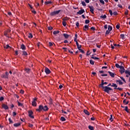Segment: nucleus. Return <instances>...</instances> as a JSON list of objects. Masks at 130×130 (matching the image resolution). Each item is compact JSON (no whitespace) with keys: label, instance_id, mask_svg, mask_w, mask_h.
Instances as JSON below:
<instances>
[{"label":"nucleus","instance_id":"1","mask_svg":"<svg viewBox=\"0 0 130 130\" xmlns=\"http://www.w3.org/2000/svg\"><path fill=\"white\" fill-rule=\"evenodd\" d=\"M99 87L100 88L101 87L102 89H103V91L106 92V93H107V94H109L110 93V91H112V90H113L111 88V87L104 86V82H101V84L99 86Z\"/></svg>","mask_w":130,"mask_h":130},{"label":"nucleus","instance_id":"2","mask_svg":"<svg viewBox=\"0 0 130 130\" xmlns=\"http://www.w3.org/2000/svg\"><path fill=\"white\" fill-rule=\"evenodd\" d=\"M61 10H58V11H55L53 12H51L50 14L51 16H55V15H58L59 13H60Z\"/></svg>","mask_w":130,"mask_h":130},{"label":"nucleus","instance_id":"3","mask_svg":"<svg viewBox=\"0 0 130 130\" xmlns=\"http://www.w3.org/2000/svg\"><path fill=\"white\" fill-rule=\"evenodd\" d=\"M28 113L29 117L32 119L34 118V116L32 115L33 114V111L32 110L28 111Z\"/></svg>","mask_w":130,"mask_h":130},{"label":"nucleus","instance_id":"4","mask_svg":"<svg viewBox=\"0 0 130 130\" xmlns=\"http://www.w3.org/2000/svg\"><path fill=\"white\" fill-rule=\"evenodd\" d=\"M125 72V69H124V67L122 66H120V74H122L123 73Z\"/></svg>","mask_w":130,"mask_h":130},{"label":"nucleus","instance_id":"5","mask_svg":"<svg viewBox=\"0 0 130 130\" xmlns=\"http://www.w3.org/2000/svg\"><path fill=\"white\" fill-rule=\"evenodd\" d=\"M43 110V106L42 105H40L39 106V108L38 109H36V111H38V112H41V111H42V110Z\"/></svg>","mask_w":130,"mask_h":130},{"label":"nucleus","instance_id":"6","mask_svg":"<svg viewBox=\"0 0 130 130\" xmlns=\"http://www.w3.org/2000/svg\"><path fill=\"white\" fill-rule=\"evenodd\" d=\"M85 13V10L83 9V8H81L80 10H79L78 12H77V15H82V14H84Z\"/></svg>","mask_w":130,"mask_h":130},{"label":"nucleus","instance_id":"7","mask_svg":"<svg viewBox=\"0 0 130 130\" xmlns=\"http://www.w3.org/2000/svg\"><path fill=\"white\" fill-rule=\"evenodd\" d=\"M88 8L90 9V12H91V14L94 15V7L93 6H89Z\"/></svg>","mask_w":130,"mask_h":130},{"label":"nucleus","instance_id":"8","mask_svg":"<svg viewBox=\"0 0 130 130\" xmlns=\"http://www.w3.org/2000/svg\"><path fill=\"white\" fill-rule=\"evenodd\" d=\"M2 108H4V109H5V110H8V109H9V107L8 106V105L5 104H3L2 105Z\"/></svg>","mask_w":130,"mask_h":130},{"label":"nucleus","instance_id":"9","mask_svg":"<svg viewBox=\"0 0 130 130\" xmlns=\"http://www.w3.org/2000/svg\"><path fill=\"white\" fill-rule=\"evenodd\" d=\"M45 72L46 73V74L47 75H49V74H50V73H51V71H50V70H49V69L46 68L45 69Z\"/></svg>","mask_w":130,"mask_h":130},{"label":"nucleus","instance_id":"10","mask_svg":"<svg viewBox=\"0 0 130 130\" xmlns=\"http://www.w3.org/2000/svg\"><path fill=\"white\" fill-rule=\"evenodd\" d=\"M116 83H117V84L118 83L119 85H123V82H122L120 79L116 80Z\"/></svg>","mask_w":130,"mask_h":130},{"label":"nucleus","instance_id":"11","mask_svg":"<svg viewBox=\"0 0 130 130\" xmlns=\"http://www.w3.org/2000/svg\"><path fill=\"white\" fill-rule=\"evenodd\" d=\"M108 73L109 74L110 77H111L112 78H114V77H115V74H114V73L110 71H108Z\"/></svg>","mask_w":130,"mask_h":130},{"label":"nucleus","instance_id":"12","mask_svg":"<svg viewBox=\"0 0 130 130\" xmlns=\"http://www.w3.org/2000/svg\"><path fill=\"white\" fill-rule=\"evenodd\" d=\"M83 29L84 31H87V30H89V25H85Z\"/></svg>","mask_w":130,"mask_h":130},{"label":"nucleus","instance_id":"13","mask_svg":"<svg viewBox=\"0 0 130 130\" xmlns=\"http://www.w3.org/2000/svg\"><path fill=\"white\" fill-rule=\"evenodd\" d=\"M3 78H5V79L9 78V73L8 72H6V75L4 76Z\"/></svg>","mask_w":130,"mask_h":130},{"label":"nucleus","instance_id":"14","mask_svg":"<svg viewBox=\"0 0 130 130\" xmlns=\"http://www.w3.org/2000/svg\"><path fill=\"white\" fill-rule=\"evenodd\" d=\"M25 71L26 72V73H27V74H30V72H31V70H30V69L29 68H26L25 69Z\"/></svg>","mask_w":130,"mask_h":130},{"label":"nucleus","instance_id":"15","mask_svg":"<svg viewBox=\"0 0 130 130\" xmlns=\"http://www.w3.org/2000/svg\"><path fill=\"white\" fill-rule=\"evenodd\" d=\"M83 112H84L86 115H90V112L87 110H84Z\"/></svg>","mask_w":130,"mask_h":130},{"label":"nucleus","instance_id":"16","mask_svg":"<svg viewBox=\"0 0 130 130\" xmlns=\"http://www.w3.org/2000/svg\"><path fill=\"white\" fill-rule=\"evenodd\" d=\"M20 125H21L20 123H16L14 124V126H15V127H18V126H20Z\"/></svg>","mask_w":130,"mask_h":130},{"label":"nucleus","instance_id":"17","mask_svg":"<svg viewBox=\"0 0 130 130\" xmlns=\"http://www.w3.org/2000/svg\"><path fill=\"white\" fill-rule=\"evenodd\" d=\"M44 111H47V110H48V107H47V106H45L44 107H43V110Z\"/></svg>","mask_w":130,"mask_h":130},{"label":"nucleus","instance_id":"18","mask_svg":"<svg viewBox=\"0 0 130 130\" xmlns=\"http://www.w3.org/2000/svg\"><path fill=\"white\" fill-rule=\"evenodd\" d=\"M21 49H22V50H26V47L25 46V45L22 44L21 46Z\"/></svg>","mask_w":130,"mask_h":130},{"label":"nucleus","instance_id":"19","mask_svg":"<svg viewBox=\"0 0 130 130\" xmlns=\"http://www.w3.org/2000/svg\"><path fill=\"white\" fill-rule=\"evenodd\" d=\"M63 35L64 38H66V39H68L69 37H70V35H68V34H63Z\"/></svg>","mask_w":130,"mask_h":130},{"label":"nucleus","instance_id":"20","mask_svg":"<svg viewBox=\"0 0 130 130\" xmlns=\"http://www.w3.org/2000/svg\"><path fill=\"white\" fill-rule=\"evenodd\" d=\"M31 105H32V106H35V107H36V106H37V103H36V102H31Z\"/></svg>","mask_w":130,"mask_h":130},{"label":"nucleus","instance_id":"21","mask_svg":"<svg viewBox=\"0 0 130 130\" xmlns=\"http://www.w3.org/2000/svg\"><path fill=\"white\" fill-rule=\"evenodd\" d=\"M76 45L77 46L78 49H80V48H81L82 47V45H79V43L78 42H77Z\"/></svg>","mask_w":130,"mask_h":130},{"label":"nucleus","instance_id":"22","mask_svg":"<svg viewBox=\"0 0 130 130\" xmlns=\"http://www.w3.org/2000/svg\"><path fill=\"white\" fill-rule=\"evenodd\" d=\"M58 33H59V30H56L53 32L54 35H56V34H58Z\"/></svg>","mask_w":130,"mask_h":130},{"label":"nucleus","instance_id":"23","mask_svg":"<svg viewBox=\"0 0 130 130\" xmlns=\"http://www.w3.org/2000/svg\"><path fill=\"white\" fill-rule=\"evenodd\" d=\"M124 110L127 112V113H129V111H128V108H127V106L125 107Z\"/></svg>","mask_w":130,"mask_h":130},{"label":"nucleus","instance_id":"24","mask_svg":"<svg viewBox=\"0 0 130 130\" xmlns=\"http://www.w3.org/2000/svg\"><path fill=\"white\" fill-rule=\"evenodd\" d=\"M100 18H101L102 19H106V18H107V16H106V15H102V16H101Z\"/></svg>","mask_w":130,"mask_h":130},{"label":"nucleus","instance_id":"25","mask_svg":"<svg viewBox=\"0 0 130 130\" xmlns=\"http://www.w3.org/2000/svg\"><path fill=\"white\" fill-rule=\"evenodd\" d=\"M88 128L90 130H94V127L91 126V125H89L88 126Z\"/></svg>","mask_w":130,"mask_h":130},{"label":"nucleus","instance_id":"26","mask_svg":"<svg viewBox=\"0 0 130 130\" xmlns=\"http://www.w3.org/2000/svg\"><path fill=\"white\" fill-rule=\"evenodd\" d=\"M22 52H23L22 55H24V56L28 55V53H27V52L25 51H23Z\"/></svg>","mask_w":130,"mask_h":130},{"label":"nucleus","instance_id":"27","mask_svg":"<svg viewBox=\"0 0 130 130\" xmlns=\"http://www.w3.org/2000/svg\"><path fill=\"white\" fill-rule=\"evenodd\" d=\"M28 38L32 39V38H33V35H32V34L29 33L28 36Z\"/></svg>","mask_w":130,"mask_h":130},{"label":"nucleus","instance_id":"28","mask_svg":"<svg viewBox=\"0 0 130 130\" xmlns=\"http://www.w3.org/2000/svg\"><path fill=\"white\" fill-rule=\"evenodd\" d=\"M108 30L111 31L112 30V26H111V25H108Z\"/></svg>","mask_w":130,"mask_h":130},{"label":"nucleus","instance_id":"29","mask_svg":"<svg viewBox=\"0 0 130 130\" xmlns=\"http://www.w3.org/2000/svg\"><path fill=\"white\" fill-rule=\"evenodd\" d=\"M60 120L61 121H66V118H64V117H61Z\"/></svg>","mask_w":130,"mask_h":130},{"label":"nucleus","instance_id":"30","mask_svg":"<svg viewBox=\"0 0 130 130\" xmlns=\"http://www.w3.org/2000/svg\"><path fill=\"white\" fill-rule=\"evenodd\" d=\"M49 4H52L51 1H47L45 2V5H48Z\"/></svg>","mask_w":130,"mask_h":130},{"label":"nucleus","instance_id":"31","mask_svg":"<svg viewBox=\"0 0 130 130\" xmlns=\"http://www.w3.org/2000/svg\"><path fill=\"white\" fill-rule=\"evenodd\" d=\"M115 67L117 69H120V66H119V64L118 63H116L115 64Z\"/></svg>","mask_w":130,"mask_h":130},{"label":"nucleus","instance_id":"32","mask_svg":"<svg viewBox=\"0 0 130 130\" xmlns=\"http://www.w3.org/2000/svg\"><path fill=\"white\" fill-rule=\"evenodd\" d=\"M17 103H18V106H21V107L23 106V104L20 103V102L17 101Z\"/></svg>","mask_w":130,"mask_h":130},{"label":"nucleus","instance_id":"33","mask_svg":"<svg viewBox=\"0 0 130 130\" xmlns=\"http://www.w3.org/2000/svg\"><path fill=\"white\" fill-rule=\"evenodd\" d=\"M109 13H110V14L111 16H113V13H112V10H109Z\"/></svg>","mask_w":130,"mask_h":130},{"label":"nucleus","instance_id":"34","mask_svg":"<svg viewBox=\"0 0 130 130\" xmlns=\"http://www.w3.org/2000/svg\"><path fill=\"white\" fill-rule=\"evenodd\" d=\"M120 38H121V39H124V35H123V34H121L120 35Z\"/></svg>","mask_w":130,"mask_h":130},{"label":"nucleus","instance_id":"35","mask_svg":"<svg viewBox=\"0 0 130 130\" xmlns=\"http://www.w3.org/2000/svg\"><path fill=\"white\" fill-rule=\"evenodd\" d=\"M109 120H110L111 121H113V119L112 115H110V118L109 119Z\"/></svg>","mask_w":130,"mask_h":130},{"label":"nucleus","instance_id":"36","mask_svg":"<svg viewBox=\"0 0 130 130\" xmlns=\"http://www.w3.org/2000/svg\"><path fill=\"white\" fill-rule=\"evenodd\" d=\"M81 4L82 6H83V7H86V3H85V2L84 1L81 2Z\"/></svg>","mask_w":130,"mask_h":130},{"label":"nucleus","instance_id":"37","mask_svg":"<svg viewBox=\"0 0 130 130\" xmlns=\"http://www.w3.org/2000/svg\"><path fill=\"white\" fill-rule=\"evenodd\" d=\"M52 29H53V27H52L51 26L48 27V30H49V31H51V30H52Z\"/></svg>","mask_w":130,"mask_h":130},{"label":"nucleus","instance_id":"38","mask_svg":"<svg viewBox=\"0 0 130 130\" xmlns=\"http://www.w3.org/2000/svg\"><path fill=\"white\" fill-rule=\"evenodd\" d=\"M89 23H90V20L89 19L85 20V24H89Z\"/></svg>","mask_w":130,"mask_h":130},{"label":"nucleus","instance_id":"39","mask_svg":"<svg viewBox=\"0 0 130 130\" xmlns=\"http://www.w3.org/2000/svg\"><path fill=\"white\" fill-rule=\"evenodd\" d=\"M62 25L64 27H66L67 26V22L66 21H62Z\"/></svg>","mask_w":130,"mask_h":130},{"label":"nucleus","instance_id":"40","mask_svg":"<svg viewBox=\"0 0 130 130\" xmlns=\"http://www.w3.org/2000/svg\"><path fill=\"white\" fill-rule=\"evenodd\" d=\"M100 2L101 4H102L103 5H105V2H104V1L103 0H100Z\"/></svg>","mask_w":130,"mask_h":130},{"label":"nucleus","instance_id":"41","mask_svg":"<svg viewBox=\"0 0 130 130\" xmlns=\"http://www.w3.org/2000/svg\"><path fill=\"white\" fill-rule=\"evenodd\" d=\"M79 49V50L80 51V52H81V53H85V51H84V50H82V49H81V48H79V49Z\"/></svg>","mask_w":130,"mask_h":130},{"label":"nucleus","instance_id":"42","mask_svg":"<svg viewBox=\"0 0 130 130\" xmlns=\"http://www.w3.org/2000/svg\"><path fill=\"white\" fill-rule=\"evenodd\" d=\"M90 64H92L93 66V65H94V62L93 61V60H90Z\"/></svg>","mask_w":130,"mask_h":130},{"label":"nucleus","instance_id":"43","mask_svg":"<svg viewBox=\"0 0 130 130\" xmlns=\"http://www.w3.org/2000/svg\"><path fill=\"white\" fill-rule=\"evenodd\" d=\"M91 58H92L93 59H99V58L95 56H91Z\"/></svg>","mask_w":130,"mask_h":130},{"label":"nucleus","instance_id":"44","mask_svg":"<svg viewBox=\"0 0 130 130\" xmlns=\"http://www.w3.org/2000/svg\"><path fill=\"white\" fill-rule=\"evenodd\" d=\"M62 20H63V21L65 22V21H68V20H69V18L68 17H65L63 18Z\"/></svg>","mask_w":130,"mask_h":130},{"label":"nucleus","instance_id":"45","mask_svg":"<svg viewBox=\"0 0 130 130\" xmlns=\"http://www.w3.org/2000/svg\"><path fill=\"white\" fill-rule=\"evenodd\" d=\"M9 47H10V46L9 45H6V46L4 47V48L5 49H8V48H9Z\"/></svg>","mask_w":130,"mask_h":130},{"label":"nucleus","instance_id":"46","mask_svg":"<svg viewBox=\"0 0 130 130\" xmlns=\"http://www.w3.org/2000/svg\"><path fill=\"white\" fill-rule=\"evenodd\" d=\"M110 33V30H107L106 32V35H108Z\"/></svg>","mask_w":130,"mask_h":130},{"label":"nucleus","instance_id":"47","mask_svg":"<svg viewBox=\"0 0 130 130\" xmlns=\"http://www.w3.org/2000/svg\"><path fill=\"white\" fill-rule=\"evenodd\" d=\"M120 78L121 79H122L123 82H124V83H126L125 80L124 79V78H123V77H120Z\"/></svg>","mask_w":130,"mask_h":130},{"label":"nucleus","instance_id":"48","mask_svg":"<svg viewBox=\"0 0 130 130\" xmlns=\"http://www.w3.org/2000/svg\"><path fill=\"white\" fill-rule=\"evenodd\" d=\"M8 120L10 123H13V121L11 119V118H9Z\"/></svg>","mask_w":130,"mask_h":130},{"label":"nucleus","instance_id":"49","mask_svg":"<svg viewBox=\"0 0 130 130\" xmlns=\"http://www.w3.org/2000/svg\"><path fill=\"white\" fill-rule=\"evenodd\" d=\"M113 15H114V16H117V15H118L117 12H116V11L114 12L113 13Z\"/></svg>","mask_w":130,"mask_h":130},{"label":"nucleus","instance_id":"50","mask_svg":"<svg viewBox=\"0 0 130 130\" xmlns=\"http://www.w3.org/2000/svg\"><path fill=\"white\" fill-rule=\"evenodd\" d=\"M4 99H5V98H4V96H1L0 98V101H4Z\"/></svg>","mask_w":130,"mask_h":130},{"label":"nucleus","instance_id":"51","mask_svg":"<svg viewBox=\"0 0 130 130\" xmlns=\"http://www.w3.org/2000/svg\"><path fill=\"white\" fill-rule=\"evenodd\" d=\"M117 7H118V8H120V9H122V5L119 4L117 5Z\"/></svg>","mask_w":130,"mask_h":130},{"label":"nucleus","instance_id":"52","mask_svg":"<svg viewBox=\"0 0 130 130\" xmlns=\"http://www.w3.org/2000/svg\"><path fill=\"white\" fill-rule=\"evenodd\" d=\"M101 76L102 77H107V74H101Z\"/></svg>","mask_w":130,"mask_h":130},{"label":"nucleus","instance_id":"53","mask_svg":"<svg viewBox=\"0 0 130 130\" xmlns=\"http://www.w3.org/2000/svg\"><path fill=\"white\" fill-rule=\"evenodd\" d=\"M28 126H29V127H33V126H34L33 125V124L29 123Z\"/></svg>","mask_w":130,"mask_h":130},{"label":"nucleus","instance_id":"54","mask_svg":"<svg viewBox=\"0 0 130 130\" xmlns=\"http://www.w3.org/2000/svg\"><path fill=\"white\" fill-rule=\"evenodd\" d=\"M116 28L117 29H119V28H120V25L119 24H117L116 26Z\"/></svg>","mask_w":130,"mask_h":130},{"label":"nucleus","instance_id":"55","mask_svg":"<svg viewBox=\"0 0 130 130\" xmlns=\"http://www.w3.org/2000/svg\"><path fill=\"white\" fill-rule=\"evenodd\" d=\"M125 15H128V10H126L124 12Z\"/></svg>","mask_w":130,"mask_h":130},{"label":"nucleus","instance_id":"56","mask_svg":"<svg viewBox=\"0 0 130 130\" xmlns=\"http://www.w3.org/2000/svg\"><path fill=\"white\" fill-rule=\"evenodd\" d=\"M76 26H77V28H79V25H80V23H79V22H77V23H76Z\"/></svg>","mask_w":130,"mask_h":130},{"label":"nucleus","instance_id":"57","mask_svg":"<svg viewBox=\"0 0 130 130\" xmlns=\"http://www.w3.org/2000/svg\"><path fill=\"white\" fill-rule=\"evenodd\" d=\"M129 71H128V70H126V71H125V74H128H128L129 73Z\"/></svg>","mask_w":130,"mask_h":130},{"label":"nucleus","instance_id":"58","mask_svg":"<svg viewBox=\"0 0 130 130\" xmlns=\"http://www.w3.org/2000/svg\"><path fill=\"white\" fill-rule=\"evenodd\" d=\"M16 115H17V113H16L15 112H13V116H16Z\"/></svg>","mask_w":130,"mask_h":130},{"label":"nucleus","instance_id":"59","mask_svg":"<svg viewBox=\"0 0 130 130\" xmlns=\"http://www.w3.org/2000/svg\"><path fill=\"white\" fill-rule=\"evenodd\" d=\"M117 90H119V91H122V88H121V87H118L117 88Z\"/></svg>","mask_w":130,"mask_h":130},{"label":"nucleus","instance_id":"60","mask_svg":"<svg viewBox=\"0 0 130 130\" xmlns=\"http://www.w3.org/2000/svg\"><path fill=\"white\" fill-rule=\"evenodd\" d=\"M90 29L91 30H93V31H95V30H96V28L94 27H91Z\"/></svg>","mask_w":130,"mask_h":130},{"label":"nucleus","instance_id":"61","mask_svg":"<svg viewBox=\"0 0 130 130\" xmlns=\"http://www.w3.org/2000/svg\"><path fill=\"white\" fill-rule=\"evenodd\" d=\"M49 46L51 47V46H52V45H53V44H52V43L49 42Z\"/></svg>","mask_w":130,"mask_h":130},{"label":"nucleus","instance_id":"62","mask_svg":"<svg viewBox=\"0 0 130 130\" xmlns=\"http://www.w3.org/2000/svg\"><path fill=\"white\" fill-rule=\"evenodd\" d=\"M108 25H107V24H106V25H105V26H104V28H105V29H107V28H108Z\"/></svg>","mask_w":130,"mask_h":130},{"label":"nucleus","instance_id":"63","mask_svg":"<svg viewBox=\"0 0 130 130\" xmlns=\"http://www.w3.org/2000/svg\"><path fill=\"white\" fill-rule=\"evenodd\" d=\"M116 85L115 83H112V85H111V87H115V86Z\"/></svg>","mask_w":130,"mask_h":130},{"label":"nucleus","instance_id":"64","mask_svg":"<svg viewBox=\"0 0 130 130\" xmlns=\"http://www.w3.org/2000/svg\"><path fill=\"white\" fill-rule=\"evenodd\" d=\"M36 7H39V3H37L35 5Z\"/></svg>","mask_w":130,"mask_h":130}]
</instances>
